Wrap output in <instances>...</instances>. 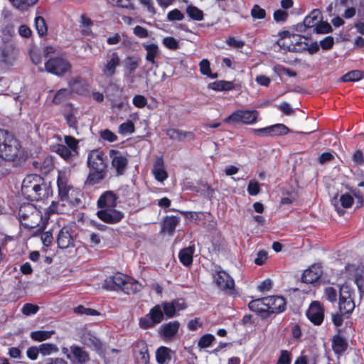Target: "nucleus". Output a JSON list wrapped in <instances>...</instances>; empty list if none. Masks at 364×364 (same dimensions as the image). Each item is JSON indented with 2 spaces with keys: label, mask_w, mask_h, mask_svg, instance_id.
<instances>
[{
  "label": "nucleus",
  "mask_w": 364,
  "mask_h": 364,
  "mask_svg": "<svg viewBox=\"0 0 364 364\" xmlns=\"http://www.w3.org/2000/svg\"><path fill=\"white\" fill-rule=\"evenodd\" d=\"M21 193L28 200H41L53 193L52 187L38 174H28L22 182Z\"/></svg>",
  "instance_id": "obj_1"
},
{
  "label": "nucleus",
  "mask_w": 364,
  "mask_h": 364,
  "mask_svg": "<svg viewBox=\"0 0 364 364\" xmlns=\"http://www.w3.org/2000/svg\"><path fill=\"white\" fill-rule=\"evenodd\" d=\"M89 173L85 182L87 186H93L103 181L107 173V156L99 149L91 150L87 154Z\"/></svg>",
  "instance_id": "obj_2"
},
{
  "label": "nucleus",
  "mask_w": 364,
  "mask_h": 364,
  "mask_svg": "<svg viewBox=\"0 0 364 364\" xmlns=\"http://www.w3.org/2000/svg\"><path fill=\"white\" fill-rule=\"evenodd\" d=\"M18 215L21 225L26 229L37 228L36 232L40 233L46 228V222L41 211L31 203L21 204Z\"/></svg>",
  "instance_id": "obj_3"
},
{
  "label": "nucleus",
  "mask_w": 364,
  "mask_h": 364,
  "mask_svg": "<svg viewBox=\"0 0 364 364\" xmlns=\"http://www.w3.org/2000/svg\"><path fill=\"white\" fill-rule=\"evenodd\" d=\"M21 149V141L10 132L0 129V158L14 161Z\"/></svg>",
  "instance_id": "obj_4"
},
{
  "label": "nucleus",
  "mask_w": 364,
  "mask_h": 364,
  "mask_svg": "<svg viewBox=\"0 0 364 364\" xmlns=\"http://www.w3.org/2000/svg\"><path fill=\"white\" fill-rule=\"evenodd\" d=\"M354 289L348 284H342L339 289L338 309L343 314H347L348 318L355 309L353 301Z\"/></svg>",
  "instance_id": "obj_5"
},
{
  "label": "nucleus",
  "mask_w": 364,
  "mask_h": 364,
  "mask_svg": "<svg viewBox=\"0 0 364 364\" xmlns=\"http://www.w3.org/2000/svg\"><path fill=\"white\" fill-rule=\"evenodd\" d=\"M259 113L257 110L237 109L223 119L226 124H252L257 122Z\"/></svg>",
  "instance_id": "obj_6"
},
{
  "label": "nucleus",
  "mask_w": 364,
  "mask_h": 364,
  "mask_svg": "<svg viewBox=\"0 0 364 364\" xmlns=\"http://www.w3.org/2000/svg\"><path fill=\"white\" fill-rule=\"evenodd\" d=\"M164 318L161 306L156 304L149 310L148 314L139 318V326L144 330L149 329L161 323Z\"/></svg>",
  "instance_id": "obj_7"
},
{
  "label": "nucleus",
  "mask_w": 364,
  "mask_h": 364,
  "mask_svg": "<svg viewBox=\"0 0 364 364\" xmlns=\"http://www.w3.org/2000/svg\"><path fill=\"white\" fill-rule=\"evenodd\" d=\"M45 68L48 73L63 76L66 73L70 72L72 65L68 60L62 57H53L45 63Z\"/></svg>",
  "instance_id": "obj_8"
},
{
  "label": "nucleus",
  "mask_w": 364,
  "mask_h": 364,
  "mask_svg": "<svg viewBox=\"0 0 364 364\" xmlns=\"http://www.w3.org/2000/svg\"><path fill=\"white\" fill-rule=\"evenodd\" d=\"M62 352L73 364H87L90 360L89 353L83 347L75 344L70 346V348L63 347Z\"/></svg>",
  "instance_id": "obj_9"
},
{
  "label": "nucleus",
  "mask_w": 364,
  "mask_h": 364,
  "mask_svg": "<svg viewBox=\"0 0 364 364\" xmlns=\"http://www.w3.org/2000/svg\"><path fill=\"white\" fill-rule=\"evenodd\" d=\"M345 271L348 279H353L358 287L360 298L364 295V265L355 264H347L345 266Z\"/></svg>",
  "instance_id": "obj_10"
},
{
  "label": "nucleus",
  "mask_w": 364,
  "mask_h": 364,
  "mask_svg": "<svg viewBox=\"0 0 364 364\" xmlns=\"http://www.w3.org/2000/svg\"><path fill=\"white\" fill-rule=\"evenodd\" d=\"M111 158L112 168L115 170L117 176H122L127 168L129 159L127 154H124L116 149H111L109 151Z\"/></svg>",
  "instance_id": "obj_11"
},
{
  "label": "nucleus",
  "mask_w": 364,
  "mask_h": 364,
  "mask_svg": "<svg viewBox=\"0 0 364 364\" xmlns=\"http://www.w3.org/2000/svg\"><path fill=\"white\" fill-rule=\"evenodd\" d=\"M132 354L135 364H149L150 356L144 340L139 339L133 343Z\"/></svg>",
  "instance_id": "obj_12"
},
{
  "label": "nucleus",
  "mask_w": 364,
  "mask_h": 364,
  "mask_svg": "<svg viewBox=\"0 0 364 364\" xmlns=\"http://www.w3.org/2000/svg\"><path fill=\"white\" fill-rule=\"evenodd\" d=\"M218 267L220 269L216 271L214 276L217 287L225 293L232 294L235 290L234 279L225 270L221 269L220 266Z\"/></svg>",
  "instance_id": "obj_13"
},
{
  "label": "nucleus",
  "mask_w": 364,
  "mask_h": 364,
  "mask_svg": "<svg viewBox=\"0 0 364 364\" xmlns=\"http://www.w3.org/2000/svg\"><path fill=\"white\" fill-rule=\"evenodd\" d=\"M74 232L71 227L63 226L56 236L58 247L60 249L74 247L75 242Z\"/></svg>",
  "instance_id": "obj_14"
},
{
  "label": "nucleus",
  "mask_w": 364,
  "mask_h": 364,
  "mask_svg": "<svg viewBox=\"0 0 364 364\" xmlns=\"http://www.w3.org/2000/svg\"><path fill=\"white\" fill-rule=\"evenodd\" d=\"M308 319L315 326H320L324 319V308L318 301H312L306 312Z\"/></svg>",
  "instance_id": "obj_15"
},
{
  "label": "nucleus",
  "mask_w": 364,
  "mask_h": 364,
  "mask_svg": "<svg viewBox=\"0 0 364 364\" xmlns=\"http://www.w3.org/2000/svg\"><path fill=\"white\" fill-rule=\"evenodd\" d=\"M97 215L102 221L108 224L118 223L124 217V213L115 208L100 209L97 212Z\"/></svg>",
  "instance_id": "obj_16"
},
{
  "label": "nucleus",
  "mask_w": 364,
  "mask_h": 364,
  "mask_svg": "<svg viewBox=\"0 0 364 364\" xmlns=\"http://www.w3.org/2000/svg\"><path fill=\"white\" fill-rule=\"evenodd\" d=\"M267 301V309H266L268 316L273 314H279L286 309V300L281 296H270L265 297Z\"/></svg>",
  "instance_id": "obj_17"
},
{
  "label": "nucleus",
  "mask_w": 364,
  "mask_h": 364,
  "mask_svg": "<svg viewBox=\"0 0 364 364\" xmlns=\"http://www.w3.org/2000/svg\"><path fill=\"white\" fill-rule=\"evenodd\" d=\"M127 277L125 274L120 272H117L114 274L107 277L103 284V289L109 291L119 290L127 284Z\"/></svg>",
  "instance_id": "obj_18"
},
{
  "label": "nucleus",
  "mask_w": 364,
  "mask_h": 364,
  "mask_svg": "<svg viewBox=\"0 0 364 364\" xmlns=\"http://www.w3.org/2000/svg\"><path fill=\"white\" fill-rule=\"evenodd\" d=\"M70 93L85 95L89 92V84L81 76L72 77L68 82Z\"/></svg>",
  "instance_id": "obj_19"
},
{
  "label": "nucleus",
  "mask_w": 364,
  "mask_h": 364,
  "mask_svg": "<svg viewBox=\"0 0 364 364\" xmlns=\"http://www.w3.org/2000/svg\"><path fill=\"white\" fill-rule=\"evenodd\" d=\"M16 58V53L13 44H5L0 48V65H12Z\"/></svg>",
  "instance_id": "obj_20"
},
{
  "label": "nucleus",
  "mask_w": 364,
  "mask_h": 364,
  "mask_svg": "<svg viewBox=\"0 0 364 364\" xmlns=\"http://www.w3.org/2000/svg\"><path fill=\"white\" fill-rule=\"evenodd\" d=\"M168 139L178 141H183L185 140L193 141L195 139L196 135L193 132L183 131L182 129L169 128L165 132Z\"/></svg>",
  "instance_id": "obj_21"
},
{
  "label": "nucleus",
  "mask_w": 364,
  "mask_h": 364,
  "mask_svg": "<svg viewBox=\"0 0 364 364\" xmlns=\"http://www.w3.org/2000/svg\"><path fill=\"white\" fill-rule=\"evenodd\" d=\"M322 274L321 267L313 264L303 272L301 280L306 284H314L321 278Z\"/></svg>",
  "instance_id": "obj_22"
},
{
  "label": "nucleus",
  "mask_w": 364,
  "mask_h": 364,
  "mask_svg": "<svg viewBox=\"0 0 364 364\" xmlns=\"http://www.w3.org/2000/svg\"><path fill=\"white\" fill-rule=\"evenodd\" d=\"M117 199L118 197L112 191H105L98 198L97 207L100 209L116 208Z\"/></svg>",
  "instance_id": "obj_23"
},
{
  "label": "nucleus",
  "mask_w": 364,
  "mask_h": 364,
  "mask_svg": "<svg viewBox=\"0 0 364 364\" xmlns=\"http://www.w3.org/2000/svg\"><path fill=\"white\" fill-rule=\"evenodd\" d=\"M304 41L308 42L309 38L305 37L304 36L294 34V36H292L291 43L284 42V41L282 40H278L277 43L280 48H283L284 50L296 52L294 50L291 48L302 47Z\"/></svg>",
  "instance_id": "obj_24"
},
{
  "label": "nucleus",
  "mask_w": 364,
  "mask_h": 364,
  "mask_svg": "<svg viewBox=\"0 0 364 364\" xmlns=\"http://www.w3.org/2000/svg\"><path fill=\"white\" fill-rule=\"evenodd\" d=\"M180 221L181 220L178 216L166 215L161 223V232L173 235Z\"/></svg>",
  "instance_id": "obj_25"
},
{
  "label": "nucleus",
  "mask_w": 364,
  "mask_h": 364,
  "mask_svg": "<svg viewBox=\"0 0 364 364\" xmlns=\"http://www.w3.org/2000/svg\"><path fill=\"white\" fill-rule=\"evenodd\" d=\"M319 22L318 18V12L314 10L306 16L301 23H297L295 29L299 32H304L307 28H314Z\"/></svg>",
  "instance_id": "obj_26"
},
{
  "label": "nucleus",
  "mask_w": 364,
  "mask_h": 364,
  "mask_svg": "<svg viewBox=\"0 0 364 364\" xmlns=\"http://www.w3.org/2000/svg\"><path fill=\"white\" fill-rule=\"evenodd\" d=\"M142 46L146 52L145 57L146 60L148 63H151L152 65L157 68L159 66V63L156 61V58L159 57L160 54V50L158 45L156 43H144Z\"/></svg>",
  "instance_id": "obj_27"
},
{
  "label": "nucleus",
  "mask_w": 364,
  "mask_h": 364,
  "mask_svg": "<svg viewBox=\"0 0 364 364\" xmlns=\"http://www.w3.org/2000/svg\"><path fill=\"white\" fill-rule=\"evenodd\" d=\"M52 151L58 154L67 162H71L77 158L78 155L73 152L65 144H57L51 146Z\"/></svg>",
  "instance_id": "obj_28"
},
{
  "label": "nucleus",
  "mask_w": 364,
  "mask_h": 364,
  "mask_svg": "<svg viewBox=\"0 0 364 364\" xmlns=\"http://www.w3.org/2000/svg\"><path fill=\"white\" fill-rule=\"evenodd\" d=\"M120 64V58L117 52H113L111 54L110 58L107 61L105 65L102 73L109 77H112L115 75L116 69Z\"/></svg>",
  "instance_id": "obj_29"
},
{
  "label": "nucleus",
  "mask_w": 364,
  "mask_h": 364,
  "mask_svg": "<svg viewBox=\"0 0 364 364\" xmlns=\"http://www.w3.org/2000/svg\"><path fill=\"white\" fill-rule=\"evenodd\" d=\"M195 251L196 247L194 244L181 249L178 252V259L180 262L185 267L191 266L193 262V255Z\"/></svg>",
  "instance_id": "obj_30"
},
{
  "label": "nucleus",
  "mask_w": 364,
  "mask_h": 364,
  "mask_svg": "<svg viewBox=\"0 0 364 364\" xmlns=\"http://www.w3.org/2000/svg\"><path fill=\"white\" fill-rule=\"evenodd\" d=\"M264 299L265 297L254 299L249 303L248 306L251 311L259 314L263 318H267L268 317V314L266 311L267 304Z\"/></svg>",
  "instance_id": "obj_31"
},
{
  "label": "nucleus",
  "mask_w": 364,
  "mask_h": 364,
  "mask_svg": "<svg viewBox=\"0 0 364 364\" xmlns=\"http://www.w3.org/2000/svg\"><path fill=\"white\" fill-rule=\"evenodd\" d=\"M331 346L335 354L341 355L347 350L348 344L346 338L336 334L333 337Z\"/></svg>",
  "instance_id": "obj_32"
},
{
  "label": "nucleus",
  "mask_w": 364,
  "mask_h": 364,
  "mask_svg": "<svg viewBox=\"0 0 364 364\" xmlns=\"http://www.w3.org/2000/svg\"><path fill=\"white\" fill-rule=\"evenodd\" d=\"M237 87H240V85H235L232 81L217 80L209 84V88L215 91H230L235 90Z\"/></svg>",
  "instance_id": "obj_33"
},
{
  "label": "nucleus",
  "mask_w": 364,
  "mask_h": 364,
  "mask_svg": "<svg viewBox=\"0 0 364 364\" xmlns=\"http://www.w3.org/2000/svg\"><path fill=\"white\" fill-rule=\"evenodd\" d=\"M141 58L138 55H127L124 58V70L129 75L135 73L139 66Z\"/></svg>",
  "instance_id": "obj_34"
},
{
  "label": "nucleus",
  "mask_w": 364,
  "mask_h": 364,
  "mask_svg": "<svg viewBox=\"0 0 364 364\" xmlns=\"http://www.w3.org/2000/svg\"><path fill=\"white\" fill-rule=\"evenodd\" d=\"M58 188V194L61 200H67L69 198V191L71 186L68 185V180L65 177L59 176L57 180Z\"/></svg>",
  "instance_id": "obj_35"
},
{
  "label": "nucleus",
  "mask_w": 364,
  "mask_h": 364,
  "mask_svg": "<svg viewBox=\"0 0 364 364\" xmlns=\"http://www.w3.org/2000/svg\"><path fill=\"white\" fill-rule=\"evenodd\" d=\"M82 342L89 348L99 351L102 348V343L99 338L90 333H85L82 337Z\"/></svg>",
  "instance_id": "obj_36"
},
{
  "label": "nucleus",
  "mask_w": 364,
  "mask_h": 364,
  "mask_svg": "<svg viewBox=\"0 0 364 364\" xmlns=\"http://www.w3.org/2000/svg\"><path fill=\"white\" fill-rule=\"evenodd\" d=\"M171 350L165 346L159 347L156 351V360L159 364H167L171 360Z\"/></svg>",
  "instance_id": "obj_37"
},
{
  "label": "nucleus",
  "mask_w": 364,
  "mask_h": 364,
  "mask_svg": "<svg viewBox=\"0 0 364 364\" xmlns=\"http://www.w3.org/2000/svg\"><path fill=\"white\" fill-rule=\"evenodd\" d=\"M179 326L178 321H170L162 326L161 333L165 338H171L178 333Z\"/></svg>",
  "instance_id": "obj_38"
},
{
  "label": "nucleus",
  "mask_w": 364,
  "mask_h": 364,
  "mask_svg": "<svg viewBox=\"0 0 364 364\" xmlns=\"http://www.w3.org/2000/svg\"><path fill=\"white\" fill-rule=\"evenodd\" d=\"M364 77V73L360 70H353L348 72L341 77V80L345 82H356Z\"/></svg>",
  "instance_id": "obj_39"
},
{
  "label": "nucleus",
  "mask_w": 364,
  "mask_h": 364,
  "mask_svg": "<svg viewBox=\"0 0 364 364\" xmlns=\"http://www.w3.org/2000/svg\"><path fill=\"white\" fill-rule=\"evenodd\" d=\"M35 27L40 37H44L48 33V26L45 18L41 16L35 18Z\"/></svg>",
  "instance_id": "obj_40"
},
{
  "label": "nucleus",
  "mask_w": 364,
  "mask_h": 364,
  "mask_svg": "<svg viewBox=\"0 0 364 364\" xmlns=\"http://www.w3.org/2000/svg\"><path fill=\"white\" fill-rule=\"evenodd\" d=\"M13 6L21 11H26L29 7L33 6L38 0H9Z\"/></svg>",
  "instance_id": "obj_41"
},
{
  "label": "nucleus",
  "mask_w": 364,
  "mask_h": 364,
  "mask_svg": "<svg viewBox=\"0 0 364 364\" xmlns=\"http://www.w3.org/2000/svg\"><path fill=\"white\" fill-rule=\"evenodd\" d=\"M270 136L286 135L289 132V129L284 124H276L269 126Z\"/></svg>",
  "instance_id": "obj_42"
},
{
  "label": "nucleus",
  "mask_w": 364,
  "mask_h": 364,
  "mask_svg": "<svg viewBox=\"0 0 364 364\" xmlns=\"http://www.w3.org/2000/svg\"><path fill=\"white\" fill-rule=\"evenodd\" d=\"M72 93H70V90L66 88H61L56 92L53 99V102L55 105H60L63 102L66 100L69 99L70 96Z\"/></svg>",
  "instance_id": "obj_43"
},
{
  "label": "nucleus",
  "mask_w": 364,
  "mask_h": 364,
  "mask_svg": "<svg viewBox=\"0 0 364 364\" xmlns=\"http://www.w3.org/2000/svg\"><path fill=\"white\" fill-rule=\"evenodd\" d=\"M320 45L318 44L316 41L311 43L310 45L309 44V41H304V44L302 47L300 48H293L296 52H302L304 50H308L309 53L311 55L316 53L319 50Z\"/></svg>",
  "instance_id": "obj_44"
},
{
  "label": "nucleus",
  "mask_w": 364,
  "mask_h": 364,
  "mask_svg": "<svg viewBox=\"0 0 364 364\" xmlns=\"http://www.w3.org/2000/svg\"><path fill=\"white\" fill-rule=\"evenodd\" d=\"M188 16L193 20L202 21L203 19V12L195 6L189 5L186 8Z\"/></svg>",
  "instance_id": "obj_45"
},
{
  "label": "nucleus",
  "mask_w": 364,
  "mask_h": 364,
  "mask_svg": "<svg viewBox=\"0 0 364 364\" xmlns=\"http://www.w3.org/2000/svg\"><path fill=\"white\" fill-rule=\"evenodd\" d=\"M53 333V331H36L31 333V338L36 341H43L50 338Z\"/></svg>",
  "instance_id": "obj_46"
},
{
  "label": "nucleus",
  "mask_w": 364,
  "mask_h": 364,
  "mask_svg": "<svg viewBox=\"0 0 364 364\" xmlns=\"http://www.w3.org/2000/svg\"><path fill=\"white\" fill-rule=\"evenodd\" d=\"M65 145L67 146L73 152L79 154V141L72 136H65L64 137Z\"/></svg>",
  "instance_id": "obj_47"
},
{
  "label": "nucleus",
  "mask_w": 364,
  "mask_h": 364,
  "mask_svg": "<svg viewBox=\"0 0 364 364\" xmlns=\"http://www.w3.org/2000/svg\"><path fill=\"white\" fill-rule=\"evenodd\" d=\"M215 341V338L213 334L205 333L198 340V346L200 348H206L210 347Z\"/></svg>",
  "instance_id": "obj_48"
},
{
  "label": "nucleus",
  "mask_w": 364,
  "mask_h": 364,
  "mask_svg": "<svg viewBox=\"0 0 364 364\" xmlns=\"http://www.w3.org/2000/svg\"><path fill=\"white\" fill-rule=\"evenodd\" d=\"M180 213L182 214L189 221H193L196 224H199V221H200L203 217V212L180 211Z\"/></svg>",
  "instance_id": "obj_49"
},
{
  "label": "nucleus",
  "mask_w": 364,
  "mask_h": 364,
  "mask_svg": "<svg viewBox=\"0 0 364 364\" xmlns=\"http://www.w3.org/2000/svg\"><path fill=\"white\" fill-rule=\"evenodd\" d=\"M333 31L331 26L327 21H321L314 28V32L318 34H326Z\"/></svg>",
  "instance_id": "obj_50"
},
{
  "label": "nucleus",
  "mask_w": 364,
  "mask_h": 364,
  "mask_svg": "<svg viewBox=\"0 0 364 364\" xmlns=\"http://www.w3.org/2000/svg\"><path fill=\"white\" fill-rule=\"evenodd\" d=\"M135 127L134 123L131 120L121 124L118 129V132L122 135H127L134 133Z\"/></svg>",
  "instance_id": "obj_51"
},
{
  "label": "nucleus",
  "mask_w": 364,
  "mask_h": 364,
  "mask_svg": "<svg viewBox=\"0 0 364 364\" xmlns=\"http://www.w3.org/2000/svg\"><path fill=\"white\" fill-rule=\"evenodd\" d=\"M40 353L43 355H50L53 353H57L58 348L54 343H45L39 346Z\"/></svg>",
  "instance_id": "obj_52"
},
{
  "label": "nucleus",
  "mask_w": 364,
  "mask_h": 364,
  "mask_svg": "<svg viewBox=\"0 0 364 364\" xmlns=\"http://www.w3.org/2000/svg\"><path fill=\"white\" fill-rule=\"evenodd\" d=\"M73 311L75 314H80V315H87V316H98L100 315V313L94 309H91V308H87L82 305H79L77 306V307H75L74 309H73Z\"/></svg>",
  "instance_id": "obj_53"
},
{
  "label": "nucleus",
  "mask_w": 364,
  "mask_h": 364,
  "mask_svg": "<svg viewBox=\"0 0 364 364\" xmlns=\"http://www.w3.org/2000/svg\"><path fill=\"white\" fill-rule=\"evenodd\" d=\"M161 306L164 316L166 315L168 318H173L176 316L175 307L171 301L163 302Z\"/></svg>",
  "instance_id": "obj_54"
},
{
  "label": "nucleus",
  "mask_w": 364,
  "mask_h": 364,
  "mask_svg": "<svg viewBox=\"0 0 364 364\" xmlns=\"http://www.w3.org/2000/svg\"><path fill=\"white\" fill-rule=\"evenodd\" d=\"M39 310V306L31 303H26L21 308V313L25 316L36 314Z\"/></svg>",
  "instance_id": "obj_55"
},
{
  "label": "nucleus",
  "mask_w": 364,
  "mask_h": 364,
  "mask_svg": "<svg viewBox=\"0 0 364 364\" xmlns=\"http://www.w3.org/2000/svg\"><path fill=\"white\" fill-rule=\"evenodd\" d=\"M291 354L287 350H282L276 364H291Z\"/></svg>",
  "instance_id": "obj_56"
},
{
  "label": "nucleus",
  "mask_w": 364,
  "mask_h": 364,
  "mask_svg": "<svg viewBox=\"0 0 364 364\" xmlns=\"http://www.w3.org/2000/svg\"><path fill=\"white\" fill-rule=\"evenodd\" d=\"M251 15L252 18L256 19H263L266 17V11L264 9L261 8L259 5L255 4L251 10Z\"/></svg>",
  "instance_id": "obj_57"
},
{
  "label": "nucleus",
  "mask_w": 364,
  "mask_h": 364,
  "mask_svg": "<svg viewBox=\"0 0 364 364\" xmlns=\"http://www.w3.org/2000/svg\"><path fill=\"white\" fill-rule=\"evenodd\" d=\"M163 44L167 48L171 50H176L179 48L178 41L173 37H166L163 39Z\"/></svg>",
  "instance_id": "obj_58"
},
{
  "label": "nucleus",
  "mask_w": 364,
  "mask_h": 364,
  "mask_svg": "<svg viewBox=\"0 0 364 364\" xmlns=\"http://www.w3.org/2000/svg\"><path fill=\"white\" fill-rule=\"evenodd\" d=\"M100 135L102 139L109 142H114L117 139V135L108 129L101 131Z\"/></svg>",
  "instance_id": "obj_59"
},
{
  "label": "nucleus",
  "mask_w": 364,
  "mask_h": 364,
  "mask_svg": "<svg viewBox=\"0 0 364 364\" xmlns=\"http://www.w3.org/2000/svg\"><path fill=\"white\" fill-rule=\"evenodd\" d=\"M319 45L324 50H330L334 45V38L331 36H328L320 41Z\"/></svg>",
  "instance_id": "obj_60"
},
{
  "label": "nucleus",
  "mask_w": 364,
  "mask_h": 364,
  "mask_svg": "<svg viewBox=\"0 0 364 364\" xmlns=\"http://www.w3.org/2000/svg\"><path fill=\"white\" fill-rule=\"evenodd\" d=\"M268 258V253L264 250H259L254 260L255 264L258 266L263 265Z\"/></svg>",
  "instance_id": "obj_61"
},
{
  "label": "nucleus",
  "mask_w": 364,
  "mask_h": 364,
  "mask_svg": "<svg viewBox=\"0 0 364 364\" xmlns=\"http://www.w3.org/2000/svg\"><path fill=\"white\" fill-rule=\"evenodd\" d=\"M132 103L137 108H143L147 105V100L144 95H136L133 97Z\"/></svg>",
  "instance_id": "obj_62"
},
{
  "label": "nucleus",
  "mask_w": 364,
  "mask_h": 364,
  "mask_svg": "<svg viewBox=\"0 0 364 364\" xmlns=\"http://www.w3.org/2000/svg\"><path fill=\"white\" fill-rule=\"evenodd\" d=\"M341 205L344 208H349L353 203V198L348 193L343 194L340 198Z\"/></svg>",
  "instance_id": "obj_63"
},
{
  "label": "nucleus",
  "mask_w": 364,
  "mask_h": 364,
  "mask_svg": "<svg viewBox=\"0 0 364 364\" xmlns=\"http://www.w3.org/2000/svg\"><path fill=\"white\" fill-rule=\"evenodd\" d=\"M183 18V13L177 9L171 10L167 14V18L169 21H181Z\"/></svg>",
  "instance_id": "obj_64"
}]
</instances>
